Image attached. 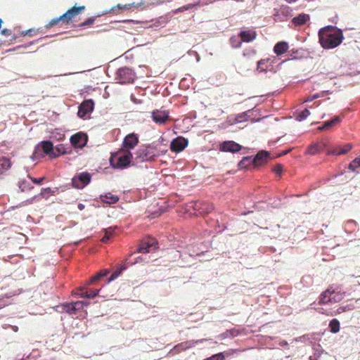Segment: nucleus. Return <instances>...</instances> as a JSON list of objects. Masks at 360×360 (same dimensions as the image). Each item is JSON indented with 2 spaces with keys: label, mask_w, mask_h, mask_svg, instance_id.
Returning a JSON list of instances; mask_svg holds the SVG:
<instances>
[{
  "label": "nucleus",
  "mask_w": 360,
  "mask_h": 360,
  "mask_svg": "<svg viewBox=\"0 0 360 360\" xmlns=\"http://www.w3.org/2000/svg\"><path fill=\"white\" fill-rule=\"evenodd\" d=\"M310 100H311V98H307V100H305V102L311 101Z\"/></svg>",
  "instance_id": "63"
},
{
  "label": "nucleus",
  "mask_w": 360,
  "mask_h": 360,
  "mask_svg": "<svg viewBox=\"0 0 360 360\" xmlns=\"http://www.w3.org/2000/svg\"><path fill=\"white\" fill-rule=\"evenodd\" d=\"M346 311V307L343 306H339L336 310H332L334 313V316L345 312Z\"/></svg>",
  "instance_id": "46"
},
{
  "label": "nucleus",
  "mask_w": 360,
  "mask_h": 360,
  "mask_svg": "<svg viewBox=\"0 0 360 360\" xmlns=\"http://www.w3.org/2000/svg\"><path fill=\"white\" fill-rule=\"evenodd\" d=\"M288 4H292V3H294L295 1H297V0H285Z\"/></svg>",
  "instance_id": "59"
},
{
  "label": "nucleus",
  "mask_w": 360,
  "mask_h": 360,
  "mask_svg": "<svg viewBox=\"0 0 360 360\" xmlns=\"http://www.w3.org/2000/svg\"><path fill=\"white\" fill-rule=\"evenodd\" d=\"M84 6H73L68 9L62 15L53 18L48 24L46 25L45 28L49 30L56 25H68L70 23L77 21V17L85 10Z\"/></svg>",
  "instance_id": "2"
},
{
  "label": "nucleus",
  "mask_w": 360,
  "mask_h": 360,
  "mask_svg": "<svg viewBox=\"0 0 360 360\" xmlns=\"http://www.w3.org/2000/svg\"><path fill=\"white\" fill-rule=\"evenodd\" d=\"M94 103L92 100H86L79 107L77 115L79 117H84L94 110Z\"/></svg>",
  "instance_id": "11"
},
{
  "label": "nucleus",
  "mask_w": 360,
  "mask_h": 360,
  "mask_svg": "<svg viewBox=\"0 0 360 360\" xmlns=\"http://www.w3.org/2000/svg\"><path fill=\"white\" fill-rule=\"evenodd\" d=\"M153 120L158 124H164L169 120L167 110L163 109L155 110L151 113Z\"/></svg>",
  "instance_id": "8"
},
{
  "label": "nucleus",
  "mask_w": 360,
  "mask_h": 360,
  "mask_svg": "<svg viewBox=\"0 0 360 360\" xmlns=\"http://www.w3.org/2000/svg\"><path fill=\"white\" fill-rule=\"evenodd\" d=\"M12 329L15 331V332H17L18 330V328L17 326H12Z\"/></svg>",
  "instance_id": "60"
},
{
  "label": "nucleus",
  "mask_w": 360,
  "mask_h": 360,
  "mask_svg": "<svg viewBox=\"0 0 360 360\" xmlns=\"http://www.w3.org/2000/svg\"><path fill=\"white\" fill-rule=\"evenodd\" d=\"M55 193V191L51 190V188H43L41 190L39 195L41 196L43 198H48L50 195H53Z\"/></svg>",
  "instance_id": "32"
},
{
  "label": "nucleus",
  "mask_w": 360,
  "mask_h": 360,
  "mask_svg": "<svg viewBox=\"0 0 360 360\" xmlns=\"http://www.w3.org/2000/svg\"><path fill=\"white\" fill-rule=\"evenodd\" d=\"M309 115H310L309 110L307 109H305V110H302V112H300L299 114H297L296 120L298 121H302V120H305Z\"/></svg>",
  "instance_id": "36"
},
{
  "label": "nucleus",
  "mask_w": 360,
  "mask_h": 360,
  "mask_svg": "<svg viewBox=\"0 0 360 360\" xmlns=\"http://www.w3.org/2000/svg\"><path fill=\"white\" fill-rule=\"evenodd\" d=\"M95 20H96V17H91V18H89L86 21L80 23L78 27H84L85 26H91L92 25L94 22H95Z\"/></svg>",
  "instance_id": "38"
},
{
  "label": "nucleus",
  "mask_w": 360,
  "mask_h": 360,
  "mask_svg": "<svg viewBox=\"0 0 360 360\" xmlns=\"http://www.w3.org/2000/svg\"><path fill=\"white\" fill-rule=\"evenodd\" d=\"M157 243L153 239L150 241L144 242L139 247L137 252L141 253H147L150 251L152 248H156Z\"/></svg>",
  "instance_id": "18"
},
{
  "label": "nucleus",
  "mask_w": 360,
  "mask_h": 360,
  "mask_svg": "<svg viewBox=\"0 0 360 360\" xmlns=\"http://www.w3.org/2000/svg\"><path fill=\"white\" fill-rule=\"evenodd\" d=\"M269 157V153L265 150L259 151L253 158V165L255 167L261 166L267 162Z\"/></svg>",
  "instance_id": "13"
},
{
  "label": "nucleus",
  "mask_w": 360,
  "mask_h": 360,
  "mask_svg": "<svg viewBox=\"0 0 360 360\" xmlns=\"http://www.w3.org/2000/svg\"><path fill=\"white\" fill-rule=\"evenodd\" d=\"M118 277V275L113 272L111 276H110V278L108 279V283L114 281L115 279H116Z\"/></svg>",
  "instance_id": "54"
},
{
  "label": "nucleus",
  "mask_w": 360,
  "mask_h": 360,
  "mask_svg": "<svg viewBox=\"0 0 360 360\" xmlns=\"http://www.w3.org/2000/svg\"><path fill=\"white\" fill-rule=\"evenodd\" d=\"M212 356L213 360H224V356L223 353H221V352L218 353L217 354H214Z\"/></svg>",
  "instance_id": "48"
},
{
  "label": "nucleus",
  "mask_w": 360,
  "mask_h": 360,
  "mask_svg": "<svg viewBox=\"0 0 360 360\" xmlns=\"http://www.w3.org/2000/svg\"><path fill=\"white\" fill-rule=\"evenodd\" d=\"M246 117H247V113L246 112L238 114L236 117V121L237 122H241L243 121L246 120Z\"/></svg>",
  "instance_id": "43"
},
{
  "label": "nucleus",
  "mask_w": 360,
  "mask_h": 360,
  "mask_svg": "<svg viewBox=\"0 0 360 360\" xmlns=\"http://www.w3.org/2000/svg\"><path fill=\"white\" fill-rule=\"evenodd\" d=\"M155 155V148L150 146H142L134 153V160L137 162H143L154 160Z\"/></svg>",
  "instance_id": "4"
},
{
  "label": "nucleus",
  "mask_w": 360,
  "mask_h": 360,
  "mask_svg": "<svg viewBox=\"0 0 360 360\" xmlns=\"http://www.w3.org/2000/svg\"><path fill=\"white\" fill-rule=\"evenodd\" d=\"M134 7L136 8L137 6H135V4L134 3L133 4H124V5L117 4V6H113L111 8V11L114 14L118 15V14L122 13L124 10H129V9H131L132 8H134Z\"/></svg>",
  "instance_id": "22"
},
{
  "label": "nucleus",
  "mask_w": 360,
  "mask_h": 360,
  "mask_svg": "<svg viewBox=\"0 0 360 360\" xmlns=\"http://www.w3.org/2000/svg\"><path fill=\"white\" fill-rule=\"evenodd\" d=\"M241 148L242 146L233 141H226L219 145V150L223 152L236 153Z\"/></svg>",
  "instance_id": "10"
},
{
  "label": "nucleus",
  "mask_w": 360,
  "mask_h": 360,
  "mask_svg": "<svg viewBox=\"0 0 360 360\" xmlns=\"http://www.w3.org/2000/svg\"><path fill=\"white\" fill-rule=\"evenodd\" d=\"M318 36L319 44L324 49H335L340 45L344 39L342 30L333 25H327L321 28Z\"/></svg>",
  "instance_id": "1"
},
{
  "label": "nucleus",
  "mask_w": 360,
  "mask_h": 360,
  "mask_svg": "<svg viewBox=\"0 0 360 360\" xmlns=\"http://www.w3.org/2000/svg\"><path fill=\"white\" fill-rule=\"evenodd\" d=\"M319 97H320L319 94H314V96H312V97L311 98L310 101H313V100L316 99V98H318Z\"/></svg>",
  "instance_id": "58"
},
{
  "label": "nucleus",
  "mask_w": 360,
  "mask_h": 360,
  "mask_svg": "<svg viewBox=\"0 0 360 360\" xmlns=\"http://www.w3.org/2000/svg\"><path fill=\"white\" fill-rule=\"evenodd\" d=\"M193 346H194V342L193 341L183 342L174 346L171 352L174 354L179 353L182 351H184L188 348L192 347Z\"/></svg>",
  "instance_id": "20"
},
{
  "label": "nucleus",
  "mask_w": 360,
  "mask_h": 360,
  "mask_svg": "<svg viewBox=\"0 0 360 360\" xmlns=\"http://www.w3.org/2000/svg\"><path fill=\"white\" fill-rule=\"evenodd\" d=\"M265 60H260L257 62V69H260L262 71L264 70L263 68V65L265 63Z\"/></svg>",
  "instance_id": "52"
},
{
  "label": "nucleus",
  "mask_w": 360,
  "mask_h": 360,
  "mask_svg": "<svg viewBox=\"0 0 360 360\" xmlns=\"http://www.w3.org/2000/svg\"><path fill=\"white\" fill-rule=\"evenodd\" d=\"M115 79L120 84L130 83L134 80V73L129 68H121L117 70Z\"/></svg>",
  "instance_id": "6"
},
{
  "label": "nucleus",
  "mask_w": 360,
  "mask_h": 360,
  "mask_svg": "<svg viewBox=\"0 0 360 360\" xmlns=\"http://www.w3.org/2000/svg\"><path fill=\"white\" fill-rule=\"evenodd\" d=\"M89 302L83 301H77L65 305V310L70 314H74L76 311L80 310L84 306H88Z\"/></svg>",
  "instance_id": "15"
},
{
  "label": "nucleus",
  "mask_w": 360,
  "mask_h": 360,
  "mask_svg": "<svg viewBox=\"0 0 360 360\" xmlns=\"http://www.w3.org/2000/svg\"><path fill=\"white\" fill-rule=\"evenodd\" d=\"M340 122V118L338 116H335L331 120L326 122L321 127H319L320 130H326L338 124Z\"/></svg>",
  "instance_id": "28"
},
{
  "label": "nucleus",
  "mask_w": 360,
  "mask_h": 360,
  "mask_svg": "<svg viewBox=\"0 0 360 360\" xmlns=\"http://www.w3.org/2000/svg\"><path fill=\"white\" fill-rule=\"evenodd\" d=\"M134 262H128L127 259L124 261V262L119 267L117 268L114 272L116 273L118 276L122 274L123 271H124L129 265L133 264Z\"/></svg>",
  "instance_id": "35"
},
{
  "label": "nucleus",
  "mask_w": 360,
  "mask_h": 360,
  "mask_svg": "<svg viewBox=\"0 0 360 360\" xmlns=\"http://www.w3.org/2000/svg\"><path fill=\"white\" fill-rule=\"evenodd\" d=\"M359 167H360V157L356 158L349 165V169L352 172H354Z\"/></svg>",
  "instance_id": "34"
},
{
  "label": "nucleus",
  "mask_w": 360,
  "mask_h": 360,
  "mask_svg": "<svg viewBox=\"0 0 360 360\" xmlns=\"http://www.w3.org/2000/svg\"><path fill=\"white\" fill-rule=\"evenodd\" d=\"M188 141L183 136H178L173 139L170 144V149L175 153H179L188 146Z\"/></svg>",
  "instance_id": "9"
},
{
  "label": "nucleus",
  "mask_w": 360,
  "mask_h": 360,
  "mask_svg": "<svg viewBox=\"0 0 360 360\" xmlns=\"http://www.w3.org/2000/svg\"><path fill=\"white\" fill-rule=\"evenodd\" d=\"M242 40H239L238 37L236 36H233L230 39V44L233 48L237 49L240 48L242 44Z\"/></svg>",
  "instance_id": "33"
},
{
  "label": "nucleus",
  "mask_w": 360,
  "mask_h": 360,
  "mask_svg": "<svg viewBox=\"0 0 360 360\" xmlns=\"http://www.w3.org/2000/svg\"><path fill=\"white\" fill-rule=\"evenodd\" d=\"M11 167L10 159L3 157L0 159V174L4 173Z\"/></svg>",
  "instance_id": "29"
},
{
  "label": "nucleus",
  "mask_w": 360,
  "mask_h": 360,
  "mask_svg": "<svg viewBox=\"0 0 360 360\" xmlns=\"http://www.w3.org/2000/svg\"><path fill=\"white\" fill-rule=\"evenodd\" d=\"M256 53V51L254 49H247L243 52V55L245 56H250V55H255Z\"/></svg>",
  "instance_id": "50"
},
{
  "label": "nucleus",
  "mask_w": 360,
  "mask_h": 360,
  "mask_svg": "<svg viewBox=\"0 0 360 360\" xmlns=\"http://www.w3.org/2000/svg\"><path fill=\"white\" fill-rule=\"evenodd\" d=\"M41 148L44 153L51 155L53 153V145L50 141H44L41 143Z\"/></svg>",
  "instance_id": "25"
},
{
  "label": "nucleus",
  "mask_w": 360,
  "mask_h": 360,
  "mask_svg": "<svg viewBox=\"0 0 360 360\" xmlns=\"http://www.w3.org/2000/svg\"><path fill=\"white\" fill-rule=\"evenodd\" d=\"M77 290H78L77 294L81 297L89 298V294H88V290H88L87 288L82 287V288H78Z\"/></svg>",
  "instance_id": "39"
},
{
  "label": "nucleus",
  "mask_w": 360,
  "mask_h": 360,
  "mask_svg": "<svg viewBox=\"0 0 360 360\" xmlns=\"http://www.w3.org/2000/svg\"><path fill=\"white\" fill-rule=\"evenodd\" d=\"M1 34L5 36H10L12 34V31L9 29H4L1 31Z\"/></svg>",
  "instance_id": "51"
},
{
  "label": "nucleus",
  "mask_w": 360,
  "mask_h": 360,
  "mask_svg": "<svg viewBox=\"0 0 360 360\" xmlns=\"http://www.w3.org/2000/svg\"><path fill=\"white\" fill-rule=\"evenodd\" d=\"M317 311L321 314H325L326 316H333L334 313L332 311V310H327L324 309L323 307H319L317 309Z\"/></svg>",
  "instance_id": "41"
},
{
  "label": "nucleus",
  "mask_w": 360,
  "mask_h": 360,
  "mask_svg": "<svg viewBox=\"0 0 360 360\" xmlns=\"http://www.w3.org/2000/svg\"><path fill=\"white\" fill-rule=\"evenodd\" d=\"M135 21L134 20H125L124 21V22H127V23H129V22H134Z\"/></svg>",
  "instance_id": "61"
},
{
  "label": "nucleus",
  "mask_w": 360,
  "mask_h": 360,
  "mask_svg": "<svg viewBox=\"0 0 360 360\" xmlns=\"http://www.w3.org/2000/svg\"><path fill=\"white\" fill-rule=\"evenodd\" d=\"M240 334V331L238 329L233 328L231 330H227L225 333V337H236Z\"/></svg>",
  "instance_id": "37"
},
{
  "label": "nucleus",
  "mask_w": 360,
  "mask_h": 360,
  "mask_svg": "<svg viewBox=\"0 0 360 360\" xmlns=\"http://www.w3.org/2000/svg\"><path fill=\"white\" fill-rule=\"evenodd\" d=\"M101 278V275L98 274V273L93 276L87 282L86 285H92L95 283L96 282L100 281Z\"/></svg>",
  "instance_id": "40"
},
{
  "label": "nucleus",
  "mask_w": 360,
  "mask_h": 360,
  "mask_svg": "<svg viewBox=\"0 0 360 360\" xmlns=\"http://www.w3.org/2000/svg\"><path fill=\"white\" fill-rule=\"evenodd\" d=\"M288 44L285 41H279L276 43L274 47V52L277 55L280 56L287 52L288 49Z\"/></svg>",
  "instance_id": "21"
},
{
  "label": "nucleus",
  "mask_w": 360,
  "mask_h": 360,
  "mask_svg": "<svg viewBox=\"0 0 360 360\" xmlns=\"http://www.w3.org/2000/svg\"><path fill=\"white\" fill-rule=\"evenodd\" d=\"M110 234L108 233V231H106L105 235L102 238L101 241L103 243H107L108 240L110 239Z\"/></svg>",
  "instance_id": "53"
},
{
  "label": "nucleus",
  "mask_w": 360,
  "mask_h": 360,
  "mask_svg": "<svg viewBox=\"0 0 360 360\" xmlns=\"http://www.w3.org/2000/svg\"><path fill=\"white\" fill-rule=\"evenodd\" d=\"M329 328L330 332L333 333H337L340 331V324L338 319H333L329 323Z\"/></svg>",
  "instance_id": "31"
},
{
  "label": "nucleus",
  "mask_w": 360,
  "mask_h": 360,
  "mask_svg": "<svg viewBox=\"0 0 360 360\" xmlns=\"http://www.w3.org/2000/svg\"><path fill=\"white\" fill-rule=\"evenodd\" d=\"M37 33V32L35 30L30 29V30H27L25 31H22L21 32V35H22V36H25V35L33 36V35L36 34Z\"/></svg>",
  "instance_id": "45"
},
{
  "label": "nucleus",
  "mask_w": 360,
  "mask_h": 360,
  "mask_svg": "<svg viewBox=\"0 0 360 360\" xmlns=\"http://www.w3.org/2000/svg\"><path fill=\"white\" fill-rule=\"evenodd\" d=\"M31 181L36 184H41V182L44 181V177L41 178H34V177H30Z\"/></svg>",
  "instance_id": "49"
},
{
  "label": "nucleus",
  "mask_w": 360,
  "mask_h": 360,
  "mask_svg": "<svg viewBox=\"0 0 360 360\" xmlns=\"http://www.w3.org/2000/svg\"><path fill=\"white\" fill-rule=\"evenodd\" d=\"M88 294H89V298H94L95 297L96 295H98V292L101 290V288L99 289H91V288H88Z\"/></svg>",
  "instance_id": "42"
},
{
  "label": "nucleus",
  "mask_w": 360,
  "mask_h": 360,
  "mask_svg": "<svg viewBox=\"0 0 360 360\" xmlns=\"http://www.w3.org/2000/svg\"><path fill=\"white\" fill-rule=\"evenodd\" d=\"M91 180V174L87 172H80L72 179V185L75 188L82 189L88 185Z\"/></svg>",
  "instance_id": "5"
},
{
  "label": "nucleus",
  "mask_w": 360,
  "mask_h": 360,
  "mask_svg": "<svg viewBox=\"0 0 360 360\" xmlns=\"http://www.w3.org/2000/svg\"><path fill=\"white\" fill-rule=\"evenodd\" d=\"M84 208H85V205L84 204H82V203L78 204V209L79 210H83Z\"/></svg>",
  "instance_id": "57"
},
{
  "label": "nucleus",
  "mask_w": 360,
  "mask_h": 360,
  "mask_svg": "<svg viewBox=\"0 0 360 360\" xmlns=\"http://www.w3.org/2000/svg\"><path fill=\"white\" fill-rule=\"evenodd\" d=\"M272 171L274 173L280 175L281 174L282 171H283V165H281V164H278V165H275L274 167V168L272 169Z\"/></svg>",
  "instance_id": "44"
},
{
  "label": "nucleus",
  "mask_w": 360,
  "mask_h": 360,
  "mask_svg": "<svg viewBox=\"0 0 360 360\" xmlns=\"http://www.w3.org/2000/svg\"><path fill=\"white\" fill-rule=\"evenodd\" d=\"M194 208L197 210L200 214H207L214 210V205L210 202H196L195 203Z\"/></svg>",
  "instance_id": "14"
},
{
  "label": "nucleus",
  "mask_w": 360,
  "mask_h": 360,
  "mask_svg": "<svg viewBox=\"0 0 360 360\" xmlns=\"http://www.w3.org/2000/svg\"><path fill=\"white\" fill-rule=\"evenodd\" d=\"M133 159V155L130 151L120 149L111 155L110 164L113 168L123 169L129 165Z\"/></svg>",
  "instance_id": "3"
},
{
  "label": "nucleus",
  "mask_w": 360,
  "mask_h": 360,
  "mask_svg": "<svg viewBox=\"0 0 360 360\" xmlns=\"http://www.w3.org/2000/svg\"><path fill=\"white\" fill-rule=\"evenodd\" d=\"M139 143V136L135 133H131L127 135L122 142V148L126 151H130L134 149Z\"/></svg>",
  "instance_id": "7"
},
{
  "label": "nucleus",
  "mask_w": 360,
  "mask_h": 360,
  "mask_svg": "<svg viewBox=\"0 0 360 360\" xmlns=\"http://www.w3.org/2000/svg\"><path fill=\"white\" fill-rule=\"evenodd\" d=\"M352 148V144L347 143L345 145L338 146L333 149L328 150L327 152L328 155H344L347 153Z\"/></svg>",
  "instance_id": "16"
},
{
  "label": "nucleus",
  "mask_w": 360,
  "mask_h": 360,
  "mask_svg": "<svg viewBox=\"0 0 360 360\" xmlns=\"http://www.w3.org/2000/svg\"><path fill=\"white\" fill-rule=\"evenodd\" d=\"M345 292L330 290V303H337L340 302L344 298Z\"/></svg>",
  "instance_id": "26"
},
{
  "label": "nucleus",
  "mask_w": 360,
  "mask_h": 360,
  "mask_svg": "<svg viewBox=\"0 0 360 360\" xmlns=\"http://www.w3.org/2000/svg\"><path fill=\"white\" fill-rule=\"evenodd\" d=\"M181 12H184V9L182 8V6L176 8L175 11H174V13H181Z\"/></svg>",
  "instance_id": "56"
},
{
  "label": "nucleus",
  "mask_w": 360,
  "mask_h": 360,
  "mask_svg": "<svg viewBox=\"0 0 360 360\" xmlns=\"http://www.w3.org/2000/svg\"><path fill=\"white\" fill-rule=\"evenodd\" d=\"M86 142V136L81 132L77 133L70 137V143L75 148H82Z\"/></svg>",
  "instance_id": "12"
},
{
  "label": "nucleus",
  "mask_w": 360,
  "mask_h": 360,
  "mask_svg": "<svg viewBox=\"0 0 360 360\" xmlns=\"http://www.w3.org/2000/svg\"><path fill=\"white\" fill-rule=\"evenodd\" d=\"M310 17L308 14L306 13H301L299 14L297 16L294 17L291 20V22L295 26H301L304 25L308 20H309Z\"/></svg>",
  "instance_id": "19"
},
{
  "label": "nucleus",
  "mask_w": 360,
  "mask_h": 360,
  "mask_svg": "<svg viewBox=\"0 0 360 360\" xmlns=\"http://www.w3.org/2000/svg\"><path fill=\"white\" fill-rule=\"evenodd\" d=\"M101 199L103 202L108 204H115L119 200V198L117 195L110 193L101 195Z\"/></svg>",
  "instance_id": "24"
},
{
  "label": "nucleus",
  "mask_w": 360,
  "mask_h": 360,
  "mask_svg": "<svg viewBox=\"0 0 360 360\" xmlns=\"http://www.w3.org/2000/svg\"><path fill=\"white\" fill-rule=\"evenodd\" d=\"M257 36L255 30L241 31L239 34V37L243 42H251L254 41Z\"/></svg>",
  "instance_id": "17"
},
{
  "label": "nucleus",
  "mask_w": 360,
  "mask_h": 360,
  "mask_svg": "<svg viewBox=\"0 0 360 360\" xmlns=\"http://www.w3.org/2000/svg\"><path fill=\"white\" fill-rule=\"evenodd\" d=\"M253 158L250 156L244 157L238 163V167L240 169H246L250 165H253Z\"/></svg>",
  "instance_id": "30"
},
{
  "label": "nucleus",
  "mask_w": 360,
  "mask_h": 360,
  "mask_svg": "<svg viewBox=\"0 0 360 360\" xmlns=\"http://www.w3.org/2000/svg\"><path fill=\"white\" fill-rule=\"evenodd\" d=\"M108 273H109V271L108 270L104 269V270L101 271L98 274L101 275V278H103L104 276H106L108 274Z\"/></svg>",
  "instance_id": "55"
},
{
  "label": "nucleus",
  "mask_w": 360,
  "mask_h": 360,
  "mask_svg": "<svg viewBox=\"0 0 360 360\" xmlns=\"http://www.w3.org/2000/svg\"><path fill=\"white\" fill-rule=\"evenodd\" d=\"M325 148V144L322 142L316 143L311 145L308 149L307 153L310 155H316L320 152L323 151Z\"/></svg>",
  "instance_id": "23"
},
{
  "label": "nucleus",
  "mask_w": 360,
  "mask_h": 360,
  "mask_svg": "<svg viewBox=\"0 0 360 360\" xmlns=\"http://www.w3.org/2000/svg\"><path fill=\"white\" fill-rule=\"evenodd\" d=\"M198 4H199V2H198L196 4H189L183 6L182 8L184 9V11H188V10H190L191 8H193L194 7H195Z\"/></svg>",
  "instance_id": "47"
},
{
  "label": "nucleus",
  "mask_w": 360,
  "mask_h": 360,
  "mask_svg": "<svg viewBox=\"0 0 360 360\" xmlns=\"http://www.w3.org/2000/svg\"><path fill=\"white\" fill-rule=\"evenodd\" d=\"M330 289H327L324 292H323L319 297V304H326L330 303Z\"/></svg>",
  "instance_id": "27"
},
{
  "label": "nucleus",
  "mask_w": 360,
  "mask_h": 360,
  "mask_svg": "<svg viewBox=\"0 0 360 360\" xmlns=\"http://www.w3.org/2000/svg\"><path fill=\"white\" fill-rule=\"evenodd\" d=\"M204 360H213V359H212V356H210V357H208V358H207V359H205Z\"/></svg>",
  "instance_id": "62"
}]
</instances>
